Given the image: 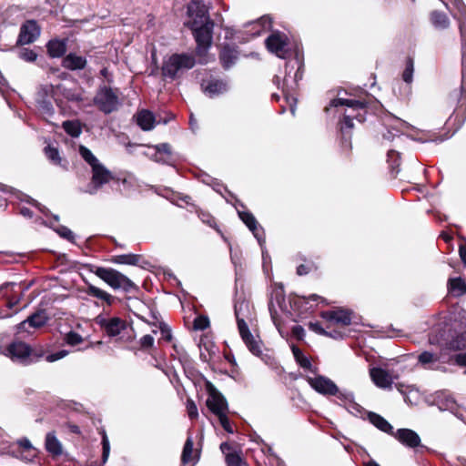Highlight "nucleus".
I'll list each match as a JSON object with an SVG mask.
<instances>
[{
    "label": "nucleus",
    "instance_id": "42",
    "mask_svg": "<svg viewBox=\"0 0 466 466\" xmlns=\"http://www.w3.org/2000/svg\"><path fill=\"white\" fill-rule=\"evenodd\" d=\"M140 260V256L136 254H123L114 256L112 261L116 264L123 265H137Z\"/></svg>",
    "mask_w": 466,
    "mask_h": 466
},
{
    "label": "nucleus",
    "instance_id": "62",
    "mask_svg": "<svg viewBox=\"0 0 466 466\" xmlns=\"http://www.w3.org/2000/svg\"><path fill=\"white\" fill-rule=\"evenodd\" d=\"M153 344L154 338L149 334H147L140 339V346L143 349H149L153 346Z\"/></svg>",
    "mask_w": 466,
    "mask_h": 466
},
{
    "label": "nucleus",
    "instance_id": "40",
    "mask_svg": "<svg viewBox=\"0 0 466 466\" xmlns=\"http://www.w3.org/2000/svg\"><path fill=\"white\" fill-rule=\"evenodd\" d=\"M196 64L195 57L190 54L177 55V72L180 69H190Z\"/></svg>",
    "mask_w": 466,
    "mask_h": 466
},
{
    "label": "nucleus",
    "instance_id": "20",
    "mask_svg": "<svg viewBox=\"0 0 466 466\" xmlns=\"http://www.w3.org/2000/svg\"><path fill=\"white\" fill-rule=\"evenodd\" d=\"M40 35V28L34 20L26 21L22 25L17 39L19 45H28L36 40Z\"/></svg>",
    "mask_w": 466,
    "mask_h": 466
},
{
    "label": "nucleus",
    "instance_id": "46",
    "mask_svg": "<svg viewBox=\"0 0 466 466\" xmlns=\"http://www.w3.org/2000/svg\"><path fill=\"white\" fill-rule=\"evenodd\" d=\"M45 154L46 157L56 166H62V158L60 157L59 151L56 147L48 145L45 147Z\"/></svg>",
    "mask_w": 466,
    "mask_h": 466
},
{
    "label": "nucleus",
    "instance_id": "30",
    "mask_svg": "<svg viewBox=\"0 0 466 466\" xmlns=\"http://www.w3.org/2000/svg\"><path fill=\"white\" fill-rule=\"evenodd\" d=\"M202 87L210 97L223 94L228 90L227 83L218 79L210 80L206 84L203 83Z\"/></svg>",
    "mask_w": 466,
    "mask_h": 466
},
{
    "label": "nucleus",
    "instance_id": "33",
    "mask_svg": "<svg viewBox=\"0 0 466 466\" xmlns=\"http://www.w3.org/2000/svg\"><path fill=\"white\" fill-rule=\"evenodd\" d=\"M45 445L46 451L53 456H59L63 452L62 444L54 432H48L46 434Z\"/></svg>",
    "mask_w": 466,
    "mask_h": 466
},
{
    "label": "nucleus",
    "instance_id": "10",
    "mask_svg": "<svg viewBox=\"0 0 466 466\" xmlns=\"http://www.w3.org/2000/svg\"><path fill=\"white\" fill-rule=\"evenodd\" d=\"M92 169L91 182L87 185L85 192L95 195L102 187L114 179V176L103 164L94 167Z\"/></svg>",
    "mask_w": 466,
    "mask_h": 466
},
{
    "label": "nucleus",
    "instance_id": "58",
    "mask_svg": "<svg viewBox=\"0 0 466 466\" xmlns=\"http://www.w3.org/2000/svg\"><path fill=\"white\" fill-rule=\"evenodd\" d=\"M226 462L228 466H241L243 461L237 453H227Z\"/></svg>",
    "mask_w": 466,
    "mask_h": 466
},
{
    "label": "nucleus",
    "instance_id": "49",
    "mask_svg": "<svg viewBox=\"0 0 466 466\" xmlns=\"http://www.w3.org/2000/svg\"><path fill=\"white\" fill-rule=\"evenodd\" d=\"M162 73L165 77L175 78V56H170L168 61L163 66Z\"/></svg>",
    "mask_w": 466,
    "mask_h": 466
},
{
    "label": "nucleus",
    "instance_id": "32",
    "mask_svg": "<svg viewBox=\"0 0 466 466\" xmlns=\"http://www.w3.org/2000/svg\"><path fill=\"white\" fill-rule=\"evenodd\" d=\"M440 355L430 351H423L418 357L419 363H420L424 368L431 370L440 369Z\"/></svg>",
    "mask_w": 466,
    "mask_h": 466
},
{
    "label": "nucleus",
    "instance_id": "16",
    "mask_svg": "<svg viewBox=\"0 0 466 466\" xmlns=\"http://www.w3.org/2000/svg\"><path fill=\"white\" fill-rule=\"evenodd\" d=\"M320 316L329 323L328 328L335 325L348 326L351 323V312L342 309L323 311Z\"/></svg>",
    "mask_w": 466,
    "mask_h": 466
},
{
    "label": "nucleus",
    "instance_id": "1",
    "mask_svg": "<svg viewBox=\"0 0 466 466\" xmlns=\"http://www.w3.org/2000/svg\"><path fill=\"white\" fill-rule=\"evenodd\" d=\"M441 1L459 22L462 52L461 86L460 91H454L451 94V97L458 100V106L452 116L455 118L461 117V122H463L466 117V5L461 0Z\"/></svg>",
    "mask_w": 466,
    "mask_h": 466
},
{
    "label": "nucleus",
    "instance_id": "13",
    "mask_svg": "<svg viewBox=\"0 0 466 466\" xmlns=\"http://www.w3.org/2000/svg\"><path fill=\"white\" fill-rule=\"evenodd\" d=\"M96 323L109 337H115L127 328V322L118 317L97 316Z\"/></svg>",
    "mask_w": 466,
    "mask_h": 466
},
{
    "label": "nucleus",
    "instance_id": "29",
    "mask_svg": "<svg viewBox=\"0 0 466 466\" xmlns=\"http://www.w3.org/2000/svg\"><path fill=\"white\" fill-rule=\"evenodd\" d=\"M66 39H52L47 45V53L53 58L62 57L66 52Z\"/></svg>",
    "mask_w": 466,
    "mask_h": 466
},
{
    "label": "nucleus",
    "instance_id": "31",
    "mask_svg": "<svg viewBox=\"0 0 466 466\" xmlns=\"http://www.w3.org/2000/svg\"><path fill=\"white\" fill-rule=\"evenodd\" d=\"M368 419L370 421V423H372L380 431L393 435V427L382 416L375 412L370 411L368 412Z\"/></svg>",
    "mask_w": 466,
    "mask_h": 466
},
{
    "label": "nucleus",
    "instance_id": "15",
    "mask_svg": "<svg viewBox=\"0 0 466 466\" xmlns=\"http://www.w3.org/2000/svg\"><path fill=\"white\" fill-rule=\"evenodd\" d=\"M200 448L195 446L192 436H188L181 454V466H195L200 458Z\"/></svg>",
    "mask_w": 466,
    "mask_h": 466
},
{
    "label": "nucleus",
    "instance_id": "3",
    "mask_svg": "<svg viewBox=\"0 0 466 466\" xmlns=\"http://www.w3.org/2000/svg\"><path fill=\"white\" fill-rule=\"evenodd\" d=\"M346 106L351 109L352 112L345 113L343 119L340 122V132L342 141L345 147H350L351 130L353 128V119L359 122L365 120L366 115V103L364 101L356 99L335 98L330 102V106Z\"/></svg>",
    "mask_w": 466,
    "mask_h": 466
},
{
    "label": "nucleus",
    "instance_id": "11",
    "mask_svg": "<svg viewBox=\"0 0 466 466\" xmlns=\"http://www.w3.org/2000/svg\"><path fill=\"white\" fill-rule=\"evenodd\" d=\"M187 15L189 26L195 25V23L199 21L201 24L213 22L208 15V4L204 0H192L187 5Z\"/></svg>",
    "mask_w": 466,
    "mask_h": 466
},
{
    "label": "nucleus",
    "instance_id": "39",
    "mask_svg": "<svg viewBox=\"0 0 466 466\" xmlns=\"http://www.w3.org/2000/svg\"><path fill=\"white\" fill-rule=\"evenodd\" d=\"M291 350H292L293 356H294L296 361L298 362V364L301 368L307 369L313 372L312 364H311L309 359L303 354L301 350L299 349L297 346L292 345Z\"/></svg>",
    "mask_w": 466,
    "mask_h": 466
},
{
    "label": "nucleus",
    "instance_id": "5",
    "mask_svg": "<svg viewBox=\"0 0 466 466\" xmlns=\"http://www.w3.org/2000/svg\"><path fill=\"white\" fill-rule=\"evenodd\" d=\"M299 60L289 61L286 64V76L283 80L282 91L287 102L289 104L291 114L294 116L296 111V98L291 95V90L295 88L297 83L302 78V72Z\"/></svg>",
    "mask_w": 466,
    "mask_h": 466
},
{
    "label": "nucleus",
    "instance_id": "47",
    "mask_svg": "<svg viewBox=\"0 0 466 466\" xmlns=\"http://www.w3.org/2000/svg\"><path fill=\"white\" fill-rule=\"evenodd\" d=\"M414 72V61L411 57H409L406 61L405 69L402 73V79L407 84H410L413 79Z\"/></svg>",
    "mask_w": 466,
    "mask_h": 466
},
{
    "label": "nucleus",
    "instance_id": "64",
    "mask_svg": "<svg viewBox=\"0 0 466 466\" xmlns=\"http://www.w3.org/2000/svg\"><path fill=\"white\" fill-rule=\"evenodd\" d=\"M67 355V351L66 350H59L56 353H53V354H50L46 357V360L48 362H53V361H56V360H58L60 359H63L64 357H66Z\"/></svg>",
    "mask_w": 466,
    "mask_h": 466
},
{
    "label": "nucleus",
    "instance_id": "6",
    "mask_svg": "<svg viewBox=\"0 0 466 466\" xmlns=\"http://www.w3.org/2000/svg\"><path fill=\"white\" fill-rule=\"evenodd\" d=\"M94 272L114 289H123L126 292L137 289V285L130 279L116 269L98 267Z\"/></svg>",
    "mask_w": 466,
    "mask_h": 466
},
{
    "label": "nucleus",
    "instance_id": "12",
    "mask_svg": "<svg viewBox=\"0 0 466 466\" xmlns=\"http://www.w3.org/2000/svg\"><path fill=\"white\" fill-rule=\"evenodd\" d=\"M143 154L155 162L172 166L173 152L169 144L162 143L156 146H147Z\"/></svg>",
    "mask_w": 466,
    "mask_h": 466
},
{
    "label": "nucleus",
    "instance_id": "44",
    "mask_svg": "<svg viewBox=\"0 0 466 466\" xmlns=\"http://www.w3.org/2000/svg\"><path fill=\"white\" fill-rule=\"evenodd\" d=\"M79 154L83 157V159L93 168L100 165V161L94 156V154L86 147H79Z\"/></svg>",
    "mask_w": 466,
    "mask_h": 466
},
{
    "label": "nucleus",
    "instance_id": "9",
    "mask_svg": "<svg viewBox=\"0 0 466 466\" xmlns=\"http://www.w3.org/2000/svg\"><path fill=\"white\" fill-rule=\"evenodd\" d=\"M208 398L206 405L215 416L218 417L228 412V405L226 398L210 382L207 383Z\"/></svg>",
    "mask_w": 466,
    "mask_h": 466
},
{
    "label": "nucleus",
    "instance_id": "37",
    "mask_svg": "<svg viewBox=\"0 0 466 466\" xmlns=\"http://www.w3.org/2000/svg\"><path fill=\"white\" fill-rule=\"evenodd\" d=\"M17 445L19 448L23 449L25 454H21L20 457L15 455L17 458H20L23 461H30L36 456V451L32 446L30 441L26 438H23L17 441Z\"/></svg>",
    "mask_w": 466,
    "mask_h": 466
},
{
    "label": "nucleus",
    "instance_id": "25",
    "mask_svg": "<svg viewBox=\"0 0 466 466\" xmlns=\"http://www.w3.org/2000/svg\"><path fill=\"white\" fill-rule=\"evenodd\" d=\"M135 118L137 126L144 131L152 130L156 124L160 122L157 121L154 114L147 109L139 110L135 115Z\"/></svg>",
    "mask_w": 466,
    "mask_h": 466
},
{
    "label": "nucleus",
    "instance_id": "45",
    "mask_svg": "<svg viewBox=\"0 0 466 466\" xmlns=\"http://www.w3.org/2000/svg\"><path fill=\"white\" fill-rule=\"evenodd\" d=\"M387 161L390 165L391 172L397 175L400 171V153L394 149L389 150L387 154Z\"/></svg>",
    "mask_w": 466,
    "mask_h": 466
},
{
    "label": "nucleus",
    "instance_id": "59",
    "mask_svg": "<svg viewBox=\"0 0 466 466\" xmlns=\"http://www.w3.org/2000/svg\"><path fill=\"white\" fill-rule=\"evenodd\" d=\"M39 110L46 116H52L55 113L52 104L46 101H43L40 103Z\"/></svg>",
    "mask_w": 466,
    "mask_h": 466
},
{
    "label": "nucleus",
    "instance_id": "53",
    "mask_svg": "<svg viewBox=\"0 0 466 466\" xmlns=\"http://www.w3.org/2000/svg\"><path fill=\"white\" fill-rule=\"evenodd\" d=\"M253 25L256 27H261V29H257L256 32L252 33L253 35H259L262 30L270 27V20L268 17L263 16L258 21L254 22Z\"/></svg>",
    "mask_w": 466,
    "mask_h": 466
},
{
    "label": "nucleus",
    "instance_id": "52",
    "mask_svg": "<svg viewBox=\"0 0 466 466\" xmlns=\"http://www.w3.org/2000/svg\"><path fill=\"white\" fill-rule=\"evenodd\" d=\"M198 215L204 224H207L208 226L213 228H217L216 220L210 213L204 210H199L198 211Z\"/></svg>",
    "mask_w": 466,
    "mask_h": 466
},
{
    "label": "nucleus",
    "instance_id": "24",
    "mask_svg": "<svg viewBox=\"0 0 466 466\" xmlns=\"http://www.w3.org/2000/svg\"><path fill=\"white\" fill-rule=\"evenodd\" d=\"M198 348L200 350V358L206 362L210 361L218 351V347L208 335L201 337Z\"/></svg>",
    "mask_w": 466,
    "mask_h": 466
},
{
    "label": "nucleus",
    "instance_id": "35",
    "mask_svg": "<svg viewBox=\"0 0 466 466\" xmlns=\"http://www.w3.org/2000/svg\"><path fill=\"white\" fill-rule=\"evenodd\" d=\"M86 293L88 296L96 298L102 301H105L107 305H111L114 300V297L108 292L92 285L88 284L86 289Z\"/></svg>",
    "mask_w": 466,
    "mask_h": 466
},
{
    "label": "nucleus",
    "instance_id": "38",
    "mask_svg": "<svg viewBox=\"0 0 466 466\" xmlns=\"http://www.w3.org/2000/svg\"><path fill=\"white\" fill-rule=\"evenodd\" d=\"M448 287L450 291L456 297L466 294V283L461 278L450 279Z\"/></svg>",
    "mask_w": 466,
    "mask_h": 466
},
{
    "label": "nucleus",
    "instance_id": "36",
    "mask_svg": "<svg viewBox=\"0 0 466 466\" xmlns=\"http://www.w3.org/2000/svg\"><path fill=\"white\" fill-rule=\"evenodd\" d=\"M430 20L431 25L439 30H444L450 26L449 17L440 11H432L430 15Z\"/></svg>",
    "mask_w": 466,
    "mask_h": 466
},
{
    "label": "nucleus",
    "instance_id": "8",
    "mask_svg": "<svg viewBox=\"0 0 466 466\" xmlns=\"http://www.w3.org/2000/svg\"><path fill=\"white\" fill-rule=\"evenodd\" d=\"M94 104L105 114L116 111L120 105L117 89L101 86L94 97Z\"/></svg>",
    "mask_w": 466,
    "mask_h": 466
},
{
    "label": "nucleus",
    "instance_id": "51",
    "mask_svg": "<svg viewBox=\"0 0 466 466\" xmlns=\"http://www.w3.org/2000/svg\"><path fill=\"white\" fill-rule=\"evenodd\" d=\"M451 349L459 350L466 348V334L462 333L453 339L450 343Z\"/></svg>",
    "mask_w": 466,
    "mask_h": 466
},
{
    "label": "nucleus",
    "instance_id": "61",
    "mask_svg": "<svg viewBox=\"0 0 466 466\" xmlns=\"http://www.w3.org/2000/svg\"><path fill=\"white\" fill-rule=\"evenodd\" d=\"M218 419L219 420L220 425L227 432L233 433V429L228 418V413L218 416Z\"/></svg>",
    "mask_w": 466,
    "mask_h": 466
},
{
    "label": "nucleus",
    "instance_id": "21",
    "mask_svg": "<svg viewBox=\"0 0 466 466\" xmlns=\"http://www.w3.org/2000/svg\"><path fill=\"white\" fill-rule=\"evenodd\" d=\"M383 125L387 128V133L383 134V138L387 140H393L395 137H400L402 129L406 127V122L400 118L389 115L383 119Z\"/></svg>",
    "mask_w": 466,
    "mask_h": 466
},
{
    "label": "nucleus",
    "instance_id": "55",
    "mask_svg": "<svg viewBox=\"0 0 466 466\" xmlns=\"http://www.w3.org/2000/svg\"><path fill=\"white\" fill-rule=\"evenodd\" d=\"M66 342L70 346H77L83 342V338L76 332L70 331L66 335Z\"/></svg>",
    "mask_w": 466,
    "mask_h": 466
},
{
    "label": "nucleus",
    "instance_id": "50",
    "mask_svg": "<svg viewBox=\"0 0 466 466\" xmlns=\"http://www.w3.org/2000/svg\"><path fill=\"white\" fill-rule=\"evenodd\" d=\"M102 462L106 463L110 453V443L105 431H102Z\"/></svg>",
    "mask_w": 466,
    "mask_h": 466
},
{
    "label": "nucleus",
    "instance_id": "57",
    "mask_svg": "<svg viewBox=\"0 0 466 466\" xmlns=\"http://www.w3.org/2000/svg\"><path fill=\"white\" fill-rule=\"evenodd\" d=\"M19 57L25 61L33 62L36 59L37 55L35 51H33L31 49L24 48V49L20 50Z\"/></svg>",
    "mask_w": 466,
    "mask_h": 466
},
{
    "label": "nucleus",
    "instance_id": "18",
    "mask_svg": "<svg viewBox=\"0 0 466 466\" xmlns=\"http://www.w3.org/2000/svg\"><path fill=\"white\" fill-rule=\"evenodd\" d=\"M434 401L441 410H449L461 420H464L463 413L457 405L455 400L447 392H437Z\"/></svg>",
    "mask_w": 466,
    "mask_h": 466
},
{
    "label": "nucleus",
    "instance_id": "28",
    "mask_svg": "<svg viewBox=\"0 0 466 466\" xmlns=\"http://www.w3.org/2000/svg\"><path fill=\"white\" fill-rule=\"evenodd\" d=\"M86 58L76 53L67 54L62 60V66L71 71L82 70L86 66Z\"/></svg>",
    "mask_w": 466,
    "mask_h": 466
},
{
    "label": "nucleus",
    "instance_id": "43",
    "mask_svg": "<svg viewBox=\"0 0 466 466\" xmlns=\"http://www.w3.org/2000/svg\"><path fill=\"white\" fill-rule=\"evenodd\" d=\"M237 58L234 50L224 47L220 53V60L225 68H229Z\"/></svg>",
    "mask_w": 466,
    "mask_h": 466
},
{
    "label": "nucleus",
    "instance_id": "17",
    "mask_svg": "<svg viewBox=\"0 0 466 466\" xmlns=\"http://www.w3.org/2000/svg\"><path fill=\"white\" fill-rule=\"evenodd\" d=\"M30 347L22 341H15L6 349H4L3 355L9 357L14 361L25 362L30 356Z\"/></svg>",
    "mask_w": 466,
    "mask_h": 466
},
{
    "label": "nucleus",
    "instance_id": "34",
    "mask_svg": "<svg viewBox=\"0 0 466 466\" xmlns=\"http://www.w3.org/2000/svg\"><path fill=\"white\" fill-rule=\"evenodd\" d=\"M397 390L403 396L405 402L409 404H415L419 399V391L409 385L399 383L396 385Z\"/></svg>",
    "mask_w": 466,
    "mask_h": 466
},
{
    "label": "nucleus",
    "instance_id": "60",
    "mask_svg": "<svg viewBox=\"0 0 466 466\" xmlns=\"http://www.w3.org/2000/svg\"><path fill=\"white\" fill-rule=\"evenodd\" d=\"M159 330H160V339H164V340H167V341H170L171 340V339H172V330H171V329L167 325L161 323L160 326H159Z\"/></svg>",
    "mask_w": 466,
    "mask_h": 466
},
{
    "label": "nucleus",
    "instance_id": "23",
    "mask_svg": "<svg viewBox=\"0 0 466 466\" xmlns=\"http://www.w3.org/2000/svg\"><path fill=\"white\" fill-rule=\"evenodd\" d=\"M54 94H59L70 102H80L84 99L83 89L79 86L66 87L65 85H57L54 88Z\"/></svg>",
    "mask_w": 466,
    "mask_h": 466
},
{
    "label": "nucleus",
    "instance_id": "41",
    "mask_svg": "<svg viewBox=\"0 0 466 466\" xmlns=\"http://www.w3.org/2000/svg\"><path fill=\"white\" fill-rule=\"evenodd\" d=\"M64 130L73 137H78L82 133L81 124L77 120H66L62 125Z\"/></svg>",
    "mask_w": 466,
    "mask_h": 466
},
{
    "label": "nucleus",
    "instance_id": "4",
    "mask_svg": "<svg viewBox=\"0 0 466 466\" xmlns=\"http://www.w3.org/2000/svg\"><path fill=\"white\" fill-rule=\"evenodd\" d=\"M235 315L239 335L243 342L253 355L259 356L262 352L261 341L252 335L246 322V320L251 319L252 306L244 299L237 300L235 304Z\"/></svg>",
    "mask_w": 466,
    "mask_h": 466
},
{
    "label": "nucleus",
    "instance_id": "19",
    "mask_svg": "<svg viewBox=\"0 0 466 466\" xmlns=\"http://www.w3.org/2000/svg\"><path fill=\"white\" fill-rule=\"evenodd\" d=\"M238 214L239 218L243 221V223L253 233L254 237L257 238L260 247H262L263 244L265 243L264 230L261 227H259L254 215L249 211L244 210H238Z\"/></svg>",
    "mask_w": 466,
    "mask_h": 466
},
{
    "label": "nucleus",
    "instance_id": "22",
    "mask_svg": "<svg viewBox=\"0 0 466 466\" xmlns=\"http://www.w3.org/2000/svg\"><path fill=\"white\" fill-rule=\"evenodd\" d=\"M392 436L408 448L414 449L420 446L421 441L420 436L410 429H399Z\"/></svg>",
    "mask_w": 466,
    "mask_h": 466
},
{
    "label": "nucleus",
    "instance_id": "7",
    "mask_svg": "<svg viewBox=\"0 0 466 466\" xmlns=\"http://www.w3.org/2000/svg\"><path fill=\"white\" fill-rule=\"evenodd\" d=\"M189 27L197 42V53L199 56H203L212 44L214 22L201 24V21H199L196 22L195 25Z\"/></svg>",
    "mask_w": 466,
    "mask_h": 466
},
{
    "label": "nucleus",
    "instance_id": "48",
    "mask_svg": "<svg viewBox=\"0 0 466 466\" xmlns=\"http://www.w3.org/2000/svg\"><path fill=\"white\" fill-rule=\"evenodd\" d=\"M309 329L312 331H314L315 333L317 334H319V335H326V336H329L331 338H339L341 337L340 333L339 332H337L335 331L334 334L332 333H328L323 328L322 326L320 325L319 322L316 321V322H309Z\"/></svg>",
    "mask_w": 466,
    "mask_h": 466
},
{
    "label": "nucleus",
    "instance_id": "63",
    "mask_svg": "<svg viewBox=\"0 0 466 466\" xmlns=\"http://www.w3.org/2000/svg\"><path fill=\"white\" fill-rule=\"evenodd\" d=\"M56 231L64 238H66L68 240L74 239V233L66 227H60Z\"/></svg>",
    "mask_w": 466,
    "mask_h": 466
},
{
    "label": "nucleus",
    "instance_id": "14",
    "mask_svg": "<svg viewBox=\"0 0 466 466\" xmlns=\"http://www.w3.org/2000/svg\"><path fill=\"white\" fill-rule=\"evenodd\" d=\"M287 46V36L279 32L273 33L266 39L268 50L280 58H286L288 53Z\"/></svg>",
    "mask_w": 466,
    "mask_h": 466
},
{
    "label": "nucleus",
    "instance_id": "2",
    "mask_svg": "<svg viewBox=\"0 0 466 466\" xmlns=\"http://www.w3.org/2000/svg\"><path fill=\"white\" fill-rule=\"evenodd\" d=\"M306 380L318 393L324 396H336L351 413L360 411L361 407L354 401V395L350 391H340L338 386L328 377L308 376Z\"/></svg>",
    "mask_w": 466,
    "mask_h": 466
},
{
    "label": "nucleus",
    "instance_id": "27",
    "mask_svg": "<svg viewBox=\"0 0 466 466\" xmlns=\"http://www.w3.org/2000/svg\"><path fill=\"white\" fill-rule=\"evenodd\" d=\"M48 318L45 311H37L28 317L26 319L21 321L17 326V331L21 332L25 330L26 325L33 328H40L46 324Z\"/></svg>",
    "mask_w": 466,
    "mask_h": 466
},
{
    "label": "nucleus",
    "instance_id": "54",
    "mask_svg": "<svg viewBox=\"0 0 466 466\" xmlns=\"http://www.w3.org/2000/svg\"><path fill=\"white\" fill-rule=\"evenodd\" d=\"M209 326V319L206 316H197L194 319V329L204 330Z\"/></svg>",
    "mask_w": 466,
    "mask_h": 466
},
{
    "label": "nucleus",
    "instance_id": "56",
    "mask_svg": "<svg viewBox=\"0 0 466 466\" xmlns=\"http://www.w3.org/2000/svg\"><path fill=\"white\" fill-rule=\"evenodd\" d=\"M186 408H187V412L188 414V417L191 420L198 418V407H197L196 403L194 402V400H192L191 399H187V402H186Z\"/></svg>",
    "mask_w": 466,
    "mask_h": 466
},
{
    "label": "nucleus",
    "instance_id": "26",
    "mask_svg": "<svg viewBox=\"0 0 466 466\" xmlns=\"http://www.w3.org/2000/svg\"><path fill=\"white\" fill-rule=\"evenodd\" d=\"M370 378L375 385L381 389H389L392 384L390 373L381 368H373L370 371Z\"/></svg>",
    "mask_w": 466,
    "mask_h": 466
}]
</instances>
